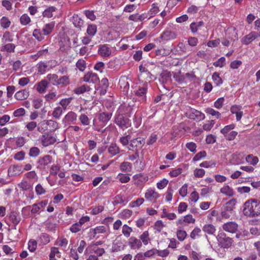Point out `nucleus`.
Segmentation results:
<instances>
[{
    "label": "nucleus",
    "instance_id": "6e6552de",
    "mask_svg": "<svg viewBox=\"0 0 260 260\" xmlns=\"http://www.w3.org/2000/svg\"><path fill=\"white\" fill-rule=\"evenodd\" d=\"M131 80L126 76H122L119 79V85L121 89L127 92L129 87V82Z\"/></svg>",
    "mask_w": 260,
    "mask_h": 260
},
{
    "label": "nucleus",
    "instance_id": "8fccbe9b",
    "mask_svg": "<svg viewBox=\"0 0 260 260\" xmlns=\"http://www.w3.org/2000/svg\"><path fill=\"white\" fill-rule=\"evenodd\" d=\"M32 36L39 41H41L44 38L42 35L40 29H36L34 30Z\"/></svg>",
    "mask_w": 260,
    "mask_h": 260
},
{
    "label": "nucleus",
    "instance_id": "37998d69",
    "mask_svg": "<svg viewBox=\"0 0 260 260\" xmlns=\"http://www.w3.org/2000/svg\"><path fill=\"white\" fill-rule=\"evenodd\" d=\"M96 30V26L94 24H90L87 27V32L89 36H93L95 34Z\"/></svg>",
    "mask_w": 260,
    "mask_h": 260
},
{
    "label": "nucleus",
    "instance_id": "9b49d317",
    "mask_svg": "<svg viewBox=\"0 0 260 260\" xmlns=\"http://www.w3.org/2000/svg\"><path fill=\"white\" fill-rule=\"evenodd\" d=\"M146 199L152 202H155L159 197V194L152 189L148 190L145 194Z\"/></svg>",
    "mask_w": 260,
    "mask_h": 260
},
{
    "label": "nucleus",
    "instance_id": "a18cd8bd",
    "mask_svg": "<svg viewBox=\"0 0 260 260\" xmlns=\"http://www.w3.org/2000/svg\"><path fill=\"white\" fill-rule=\"evenodd\" d=\"M63 111L62 108L57 107L55 108L52 112V116L56 119L59 118L61 115L62 114Z\"/></svg>",
    "mask_w": 260,
    "mask_h": 260
},
{
    "label": "nucleus",
    "instance_id": "423d86ee",
    "mask_svg": "<svg viewBox=\"0 0 260 260\" xmlns=\"http://www.w3.org/2000/svg\"><path fill=\"white\" fill-rule=\"evenodd\" d=\"M147 91V85H144L142 87L139 86L138 89H136L134 92L135 95L140 98V101L145 102L146 101Z\"/></svg>",
    "mask_w": 260,
    "mask_h": 260
},
{
    "label": "nucleus",
    "instance_id": "473e14b6",
    "mask_svg": "<svg viewBox=\"0 0 260 260\" xmlns=\"http://www.w3.org/2000/svg\"><path fill=\"white\" fill-rule=\"evenodd\" d=\"M246 160L247 162L254 166L258 162V158L256 156H254L252 154H249L246 156Z\"/></svg>",
    "mask_w": 260,
    "mask_h": 260
},
{
    "label": "nucleus",
    "instance_id": "e2e57ef3",
    "mask_svg": "<svg viewBox=\"0 0 260 260\" xmlns=\"http://www.w3.org/2000/svg\"><path fill=\"white\" fill-rule=\"evenodd\" d=\"M132 231L131 228L129 227L126 224H124L122 227V233L126 237H128L130 235L131 232Z\"/></svg>",
    "mask_w": 260,
    "mask_h": 260
},
{
    "label": "nucleus",
    "instance_id": "3c124183",
    "mask_svg": "<svg viewBox=\"0 0 260 260\" xmlns=\"http://www.w3.org/2000/svg\"><path fill=\"white\" fill-rule=\"evenodd\" d=\"M152 6V8L149 10V12L150 14V17L148 18V19L156 15L159 11L158 7L155 4H153Z\"/></svg>",
    "mask_w": 260,
    "mask_h": 260
},
{
    "label": "nucleus",
    "instance_id": "5701e85b",
    "mask_svg": "<svg viewBox=\"0 0 260 260\" xmlns=\"http://www.w3.org/2000/svg\"><path fill=\"white\" fill-rule=\"evenodd\" d=\"M203 230L205 233L209 235H214L216 232L215 226L211 224H207L204 225Z\"/></svg>",
    "mask_w": 260,
    "mask_h": 260
},
{
    "label": "nucleus",
    "instance_id": "0e129e2a",
    "mask_svg": "<svg viewBox=\"0 0 260 260\" xmlns=\"http://www.w3.org/2000/svg\"><path fill=\"white\" fill-rule=\"evenodd\" d=\"M206 156V152L205 151H201L198 153L193 158L192 160L194 161L199 160L202 158Z\"/></svg>",
    "mask_w": 260,
    "mask_h": 260
},
{
    "label": "nucleus",
    "instance_id": "4c0bfd02",
    "mask_svg": "<svg viewBox=\"0 0 260 260\" xmlns=\"http://www.w3.org/2000/svg\"><path fill=\"white\" fill-rule=\"evenodd\" d=\"M40 153V149L37 147H32L29 149V155L32 157H37Z\"/></svg>",
    "mask_w": 260,
    "mask_h": 260
},
{
    "label": "nucleus",
    "instance_id": "2eb2a0df",
    "mask_svg": "<svg viewBox=\"0 0 260 260\" xmlns=\"http://www.w3.org/2000/svg\"><path fill=\"white\" fill-rule=\"evenodd\" d=\"M52 156L49 155H46L43 157H40L38 160V163L40 167H45L52 161Z\"/></svg>",
    "mask_w": 260,
    "mask_h": 260
},
{
    "label": "nucleus",
    "instance_id": "c9c22d12",
    "mask_svg": "<svg viewBox=\"0 0 260 260\" xmlns=\"http://www.w3.org/2000/svg\"><path fill=\"white\" fill-rule=\"evenodd\" d=\"M220 192L229 196H232L233 195V190L229 185H226L222 187L220 189Z\"/></svg>",
    "mask_w": 260,
    "mask_h": 260
},
{
    "label": "nucleus",
    "instance_id": "a878e982",
    "mask_svg": "<svg viewBox=\"0 0 260 260\" xmlns=\"http://www.w3.org/2000/svg\"><path fill=\"white\" fill-rule=\"evenodd\" d=\"M111 117L112 113L103 112L100 114L99 120L102 122L106 123L111 119Z\"/></svg>",
    "mask_w": 260,
    "mask_h": 260
},
{
    "label": "nucleus",
    "instance_id": "a211bd4d",
    "mask_svg": "<svg viewBox=\"0 0 260 260\" xmlns=\"http://www.w3.org/2000/svg\"><path fill=\"white\" fill-rule=\"evenodd\" d=\"M21 173V167L18 165H13L10 166L8 169V174L9 176H15Z\"/></svg>",
    "mask_w": 260,
    "mask_h": 260
},
{
    "label": "nucleus",
    "instance_id": "aec40b11",
    "mask_svg": "<svg viewBox=\"0 0 260 260\" xmlns=\"http://www.w3.org/2000/svg\"><path fill=\"white\" fill-rule=\"evenodd\" d=\"M91 89L89 86L84 84L82 86L77 87L74 89V92L77 94H80L84 93L85 92L89 91Z\"/></svg>",
    "mask_w": 260,
    "mask_h": 260
},
{
    "label": "nucleus",
    "instance_id": "774afa93",
    "mask_svg": "<svg viewBox=\"0 0 260 260\" xmlns=\"http://www.w3.org/2000/svg\"><path fill=\"white\" fill-rule=\"evenodd\" d=\"M201 230L198 227H196L193 231L190 233V237L192 239H195L196 236H199V234L201 233Z\"/></svg>",
    "mask_w": 260,
    "mask_h": 260
},
{
    "label": "nucleus",
    "instance_id": "c85d7f7f",
    "mask_svg": "<svg viewBox=\"0 0 260 260\" xmlns=\"http://www.w3.org/2000/svg\"><path fill=\"white\" fill-rule=\"evenodd\" d=\"M73 23L76 27L79 28L83 25V21L78 15L73 16Z\"/></svg>",
    "mask_w": 260,
    "mask_h": 260
},
{
    "label": "nucleus",
    "instance_id": "c756f323",
    "mask_svg": "<svg viewBox=\"0 0 260 260\" xmlns=\"http://www.w3.org/2000/svg\"><path fill=\"white\" fill-rule=\"evenodd\" d=\"M76 67L81 72H84L86 68V63L83 59H79L76 64Z\"/></svg>",
    "mask_w": 260,
    "mask_h": 260
},
{
    "label": "nucleus",
    "instance_id": "052dcab7",
    "mask_svg": "<svg viewBox=\"0 0 260 260\" xmlns=\"http://www.w3.org/2000/svg\"><path fill=\"white\" fill-rule=\"evenodd\" d=\"M164 226L165 225L161 220H157L154 223V229L158 232H160Z\"/></svg>",
    "mask_w": 260,
    "mask_h": 260
},
{
    "label": "nucleus",
    "instance_id": "4d7b16f0",
    "mask_svg": "<svg viewBox=\"0 0 260 260\" xmlns=\"http://www.w3.org/2000/svg\"><path fill=\"white\" fill-rule=\"evenodd\" d=\"M72 101V98H66L64 99H62L60 102L59 104L60 105H61L62 108L64 110H66L67 109V106L70 104Z\"/></svg>",
    "mask_w": 260,
    "mask_h": 260
},
{
    "label": "nucleus",
    "instance_id": "7ed1b4c3",
    "mask_svg": "<svg viewBox=\"0 0 260 260\" xmlns=\"http://www.w3.org/2000/svg\"><path fill=\"white\" fill-rule=\"evenodd\" d=\"M216 238L218 245L223 248H228L230 247L233 242V239L227 237L226 234L223 232L219 233Z\"/></svg>",
    "mask_w": 260,
    "mask_h": 260
},
{
    "label": "nucleus",
    "instance_id": "2f4dec72",
    "mask_svg": "<svg viewBox=\"0 0 260 260\" xmlns=\"http://www.w3.org/2000/svg\"><path fill=\"white\" fill-rule=\"evenodd\" d=\"M176 235L178 240L180 241H183L186 238L187 234L185 231L180 229L177 230L176 232Z\"/></svg>",
    "mask_w": 260,
    "mask_h": 260
},
{
    "label": "nucleus",
    "instance_id": "c03bdc74",
    "mask_svg": "<svg viewBox=\"0 0 260 260\" xmlns=\"http://www.w3.org/2000/svg\"><path fill=\"white\" fill-rule=\"evenodd\" d=\"M91 230L92 231L93 233V237H95V235L100 233H104L106 232V228L104 226H99L94 229H92Z\"/></svg>",
    "mask_w": 260,
    "mask_h": 260
},
{
    "label": "nucleus",
    "instance_id": "cd10ccee",
    "mask_svg": "<svg viewBox=\"0 0 260 260\" xmlns=\"http://www.w3.org/2000/svg\"><path fill=\"white\" fill-rule=\"evenodd\" d=\"M132 164L127 161H124L120 164V169L124 172H130L132 170Z\"/></svg>",
    "mask_w": 260,
    "mask_h": 260
},
{
    "label": "nucleus",
    "instance_id": "13d9d810",
    "mask_svg": "<svg viewBox=\"0 0 260 260\" xmlns=\"http://www.w3.org/2000/svg\"><path fill=\"white\" fill-rule=\"evenodd\" d=\"M148 232L145 231L140 237V239L144 245H147L148 243Z\"/></svg>",
    "mask_w": 260,
    "mask_h": 260
},
{
    "label": "nucleus",
    "instance_id": "e433bc0d",
    "mask_svg": "<svg viewBox=\"0 0 260 260\" xmlns=\"http://www.w3.org/2000/svg\"><path fill=\"white\" fill-rule=\"evenodd\" d=\"M212 78L214 82V83L217 85L219 86L222 83V80L219 77V74L217 72H215L213 74Z\"/></svg>",
    "mask_w": 260,
    "mask_h": 260
},
{
    "label": "nucleus",
    "instance_id": "680f3d73",
    "mask_svg": "<svg viewBox=\"0 0 260 260\" xmlns=\"http://www.w3.org/2000/svg\"><path fill=\"white\" fill-rule=\"evenodd\" d=\"M205 174V171L202 169H196L194 171V175L196 177L202 178Z\"/></svg>",
    "mask_w": 260,
    "mask_h": 260
},
{
    "label": "nucleus",
    "instance_id": "ea45409f",
    "mask_svg": "<svg viewBox=\"0 0 260 260\" xmlns=\"http://www.w3.org/2000/svg\"><path fill=\"white\" fill-rule=\"evenodd\" d=\"M70 84V80L68 76H63L58 79V85H62L66 86Z\"/></svg>",
    "mask_w": 260,
    "mask_h": 260
},
{
    "label": "nucleus",
    "instance_id": "dca6fc26",
    "mask_svg": "<svg viewBox=\"0 0 260 260\" xmlns=\"http://www.w3.org/2000/svg\"><path fill=\"white\" fill-rule=\"evenodd\" d=\"M29 96V92L26 89L17 91L15 94V98L17 100H23L26 99Z\"/></svg>",
    "mask_w": 260,
    "mask_h": 260
},
{
    "label": "nucleus",
    "instance_id": "6ab92c4d",
    "mask_svg": "<svg viewBox=\"0 0 260 260\" xmlns=\"http://www.w3.org/2000/svg\"><path fill=\"white\" fill-rule=\"evenodd\" d=\"M99 52L103 57L109 56L111 54V49L106 45L101 46L99 49Z\"/></svg>",
    "mask_w": 260,
    "mask_h": 260
},
{
    "label": "nucleus",
    "instance_id": "a19ab883",
    "mask_svg": "<svg viewBox=\"0 0 260 260\" xmlns=\"http://www.w3.org/2000/svg\"><path fill=\"white\" fill-rule=\"evenodd\" d=\"M183 221H184V225H186L190 223H194L196 219L193 218L192 216L190 214H187L184 216Z\"/></svg>",
    "mask_w": 260,
    "mask_h": 260
},
{
    "label": "nucleus",
    "instance_id": "864d4df0",
    "mask_svg": "<svg viewBox=\"0 0 260 260\" xmlns=\"http://www.w3.org/2000/svg\"><path fill=\"white\" fill-rule=\"evenodd\" d=\"M119 181L123 183H127L130 180L129 177L126 174L120 173L118 175Z\"/></svg>",
    "mask_w": 260,
    "mask_h": 260
},
{
    "label": "nucleus",
    "instance_id": "4468645a",
    "mask_svg": "<svg viewBox=\"0 0 260 260\" xmlns=\"http://www.w3.org/2000/svg\"><path fill=\"white\" fill-rule=\"evenodd\" d=\"M77 119V114L74 112H69L62 119V122L65 124H69L70 123L76 120Z\"/></svg>",
    "mask_w": 260,
    "mask_h": 260
},
{
    "label": "nucleus",
    "instance_id": "603ef678",
    "mask_svg": "<svg viewBox=\"0 0 260 260\" xmlns=\"http://www.w3.org/2000/svg\"><path fill=\"white\" fill-rule=\"evenodd\" d=\"M79 120L81 123L84 125L89 124L90 121L88 117L84 114H82L79 117Z\"/></svg>",
    "mask_w": 260,
    "mask_h": 260
},
{
    "label": "nucleus",
    "instance_id": "f8f14e48",
    "mask_svg": "<svg viewBox=\"0 0 260 260\" xmlns=\"http://www.w3.org/2000/svg\"><path fill=\"white\" fill-rule=\"evenodd\" d=\"M128 244L131 247V249H139L142 245L140 240L134 237H132L129 238Z\"/></svg>",
    "mask_w": 260,
    "mask_h": 260
},
{
    "label": "nucleus",
    "instance_id": "4be33fe9",
    "mask_svg": "<svg viewBox=\"0 0 260 260\" xmlns=\"http://www.w3.org/2000/svg\"><path fill=\"white\" fill-rule=\"evenodd\" d=\"M147 17V15L146 13H143L141 15H139L138 14H135L133 15H131L129 16V19L130 20H132L135 22H137L138 21H142L144 20Z\"/></svg>",
    "mask_w": 260,
    "mask_h": 260
},
{
    "label": "nucleus",
    "instance_id": "f03ea898",
    "mask_svg": "<svg viewBox=\"0 0 260 260\" xmlns=\"http://www.w3.org/2000/svg\"><path fill=\"white\" fill-rule=\"evenodd\" d=\"M115 123L122 129H125L131 125L129 118L123 114H118L115 117Z\"/></svg>",
    "mask_w": 260,
    "mask_h": 260
},
{
    "label": "nucleus",
    "instance_id": "72a5a7b5",
    "mask_svg": "<svg viewBox=\"0 0 260 260\" xmlns=\"http://www.w3.org/2000/svg\"><path fill=\"white\" fill-rule=\"evenodd\" d=\"M204 22L203 21H199L198 22H192L190 25V28L193 33L197 32L199 27L203 26Z\"/></svg>",
    "mask_w": 260,
    "mask_h": 260
},
{
    "label": "nucleus",
    "instance_id": "f704fd0d",
    "mask_svg": "<svg viewBox=\"0 0 260 260\" xmlns=\"http://www.w3.org/2000/svg\"><path fill=\"white\" fill-rule=\"evenodd\" d=\"M56 10V8L54 7H50L47 9H46L43 12V15L44 17H47L48 18H50L52 17L53 14L52 13Z\"/></svg>",
    "mask_w": 260,
    "mask_h": 260
},
{
    "label": "nucleus",
    "instance_id": "20e7f679",
    "mask_svg": "<svg viewBox=\"0 0 260 260\" xmlns=\"http://www.w3.org/2000/svg\"><path fill=\"white\" fill-rule=\"evenodd\" d=\"M144 144L145 140L143 138H137L134 139L131 141L128 149L132 150V148H133L136 149V150H138L139 149L141 148Z\"/></svg>",
    "mask_w": 260,
    "mask_h": 260
},
{
    "label": "nucleus",
    "instance_id": "1a4fd4ad",
    "mask_svg": "<svg viewBox=\"0 0 260 260\" xmlns=\"http://www.w3.org/2000/svg\"><path fill=\"white\" fill-rule=\"evenodd\" d=\"M222 228L226 232L235 233L237 231L238 224L235 222H228L223 225Z\"/></svg>",
    "mask_w": 260,
    "mask_h": 260
},
{
    "label": "nucleus",
    "instance_id": "ddd939ff",
    "mask_svg": "<svg viewBox=\"0 0 260 260\" xmlns=\"http://www.w3.org/2000/svg\"><path fill=\"white\" fill-rule=\"evenodd\" d=\"M228 31L229 34H233L234 35L235 39H234L232 37H228L227 39H223L221 43L224 46H228L230 45V40L235 41V39L237 38V37L238 34L236 31V29L235 27L229 29L228 30Z\"/></svg>",
    "mask_w": 260,
    "mask_h": 260
},
{
    "label": "nucleus",
    "instance_id": "bf43d9fd",
    "mask_svg": "<svg viewBox=\"0 0 260 260\" xmlns=\"http://www.w3.org/2000/svg\"><path fill=\"white\" fill-rule=\"evenodd\" d=\"M155 251L156 252V254H158V255H159V256L162 257L167 256L170 253V251L167 249L162 250H158L156 249V250Z\"/></svg>",
    "mask_w": 260,
    "mask_h": 260
},
{
    "label": "nucleus",
    "instance_id": "0eeeda50",
    "mask_svg": "<svg viewBox=\"0 0 260 260\" xmlns=\"http://www.w3.org/2000/svg\"><path fill=\"white\" fill-rule=\"evenodd\" d=\"M56 141V138L49 135H43L41 138L42 145L44 147H47L53 144Z\"/></svg>",
    "mask_w": 260,
    "mask_h": 260
},
{
    "label": "nucleus",
    "instance_id": "412c9836",
    "mask_svg": "<svg viewBox=\"0 0 260 260\" xmlns=\"http://www.w3.org/2000/svg\"><path fill=\"white\" fill-rule=\"evenodd\" d=\"M9 217L15 226L17 225L21 220V217L19 214L15 211H12L11 212Z\"/></svg>",
    "mask_w": 260,
    "mask_h": 260
},
{
    "label": "nucleus",
    "instance_id": "bb28decb",
    "mask_svg": "<svg viewBox=\"0 0 260 260\" xmlns=\"http://www.w3.org/2000/svg\"><path fill=\"white\" fill-rule=\"evenodd\" d=\"M47 79L53 85H58V78L56 74H49L47 75Z\"/></svg>",
    "mask_w": 260,
    "mask_h": 260
},
{
    "label": "nucleus",
    "instance_id": "39448f33",
    "mask_svg": "<svg viewBox=\"0 0 260 260\" xmlns=\"http://www.w3.org/2000/svg\"><path fill=\"white\" fill-rule=\"evenodd\" d=\"M83 80L86 82L95 84L99 81V78L96 74L88 72L84 75Z\"/></svg>",
    "mask_w": 260,
    "mask_h": 260
},
{
    "label": "nucleus",
    "instance_id": "58836bf2",
    "mask_svg": "<svg viewBox=\"0 0 260 260\" xmlns=\"http://www.w3.org/2000/svg\"><path fill=\"white\" fill-rule=\"evenodd\" d=\"M54 27L53 24L48 23L45 25L44 27L43 28V32L44 35H48L50 34Z\"/></svg>",
    "mask_w": 260,
    "mask_h": 260
},
{
    "label": "nucleus",
    "instance_id": "b1692460",
    "mask_svg": "<svg viewBox=\"0 0 260 260\" xmlns=\"http://www.w3.org/2000/svg\"><path fill=\"white\" fill-rule=\"evenodd\" d=\"M48 85V82L46 80H42L39 82L37 87V90L40 93H43L46 90Z\"/></svg>",
    "mask_w": 260,
    "mask_h": 260
},
{
    "label": "nucleus",
    "instance_id": "9d476101",
    "mask_svg": "<svg viewBox=\"0 0 260 260\" xmlns=\"http://www.w3.org/2000/svg\"><path fill=\"white\" fill-rule=\"evenodd\" d=\"M177 37V35L175 31L170 30H166L160 36V38L163 41H169L175 39Z\"/></svg>",
    "mask_w": 260,
    "mask_h": 260
},
{
    "label": "nucleus",
    "instance_id": "09e8293b",
    "mask_svg": "<svg viewBox=\"0 0 260 260\" xmlns=\"http://www.w3.org/2000/svg\"><path fill=\"white\" fill-rule=\"evenodd\" d=\"M15 46L13 44L9 43L4 46L2 48V51H6L7 52H14Z\"/></svg>",
    "mask_w": 260,
    "mask_h": 260
},
{
    "label": "nucleus",
    "instance_id": "393cba45",
    "mask_svg": "<svg viewBox=\"0 0 260 260\" xmlns=\"http://www.w3.org/2000/svg\"><path fill=\"white\" fill-rule=\"evenodd\" d=\"M125 247V245L123 244L121 241H117L115 243L113 244L112 247V250L114 252H118L123 250Z\"/></svg>",
    "mask_w": 260,
    "mask_h": 260
},
{
    "label": "nucleus",
    "instance_id": "49530a36",
    "mask_svg": "<svg viewBox=\"0 0 260 260\" xmlns=\"http://www.w3.org/2000/svg\"><path fill=\"white\" fill-rule=\"evenodd\" d=\"M48 67L47 63L44 62H40L38 64V72L41 74H44Z\"/></svg>",
    "mask_w": 260,
    "mask_h": 260
},
{
    "label": "nucleus",
    "instance_id": "6e6d98bb",
    "mask_svg": "<svg viewBox=\"0 0 260 260\" xmlns=\"http://www.w3.org/2000/svg\"><path fill=\"white\" fill-rule=\"evenodd\" d=\"M20 21L22 25H26L30 21L29 17L27 14H23L20 18Z\"/></svg>",
    "mask_w": 260,
    "mask_h": 260
},
{
    "label": "nucleus",
    "instance_id": "f257e3e1",
    "mask_svg": "<svg viewBox=\"0 0 260 260\" xmlns=\"http://www.w3.org/2000/svg\"><path fill=\"white\" fill-rule=\"evenodd\" d=\"M243 213L250 217H254L260 214V201L250 199L244 204Z\"/></svg>",
    "mask_w": 260,
    "mask_h": 260
},
{
    "label": "nucleus",
    "instance_id": "338daca9",
    "mask_svg": "<svg viewBox=\"0 0 260 260\" xmlns=\"http://www.w3.org/2000/svg\"><path fill=\"white\" fill-rule=\"evenodd\" d=\"M81 228L82 226L78 222H76L71 226L70 230L72 233H75L80 231Z\"/></svg>",
    "mask_w": 260,
    "mask_h": 260
},
{
    "label": "nucleus",
    "instance_id": "79ce46f5",
    "mask_svg": "<svg viewBox=\"0 0 260 260\" xmlns=\"http://www.w3.org/2000/svg\"><path fill=\"white\" fill-rule=\"evenodd\" d=\"M0 23L3 28H7L10 26L11 24V21L8 18L6 17H3L0 20Z\"/></svg>",
    "mask_w": 260,
    "mask_h": 260
},
{
    "label": "nucleus",
    "instance_id": "de8ad7c7",
    "mask_svg": "<svg viewBox=\"0 0 260 260\" xmlns=\"http://www.w3.org/2000/svg\"><path fill=\"white\" fill-rule=\"evenodd\" d=\"M207 114L211 115L212 116H215L217 118H219L220 116V113L217 111H215L212 108H208L205 110Z\"/></svg>",
    "mask_w": 260,
    "mask_h": 260
},
{
    "label": "nucleus",
    "instance_id": "f3484780",
    "mask_svg": "<svg viewBox=\"0 0 260 260\" xmlns=\"http://www.w3.org/2000/svg\"><path fill=\"white\" fill-rule=\"evenodd\" d=\"M257 36L258 35L256 32H251L244 37L242 42L244 44L248 45L251 42L255 40Z\"/></svg>",
    "mask_w": 260,
    "mask_h": 260
},
{
    "label": "nucleus",
    "instance_id": "5fc2aeb1",
    "mask_svg": "<svg viewBox=\"0 0 260 260\" xmlns=\"http://www.w3.org/2000/svg\"><path fill=\"white\" fill-rule=\"evenodd\" d=\"M37 246V243L35 240H29L28 243V248L31 252H34L36 250Z\"/></svg>",
    "mask_w": 260,
    "mask_h": 260
},
{
    "label": "nucleus",
    "instance_id": "7c9ffc66",
    "mask_svg": "<svg viewBox=\"0 0 260 260\" xmlns=\"http://www.w3.org/2000/svg\"><path fill=\"white\" fill-rule=\"evenodd\" d=\"M119 148L115 144H111L108 148V152L112 155H115L119 153Z\"/></svg>",
    "mask_w": 260,
    "mask_h": 260
},
{
    "label": "nucleus",
    "instance_id": "69168bd1",
    "mask_svg": "<svg viewBox=\"0 0 260 260\" xmlns=\"http://www.w3.org/2000/svg\"><path fill=\"white\" fill-rule=\"evenodd\" d=\"M25 114V110L22 108H19L16 110L14 113L13 115L14 117H20L24 115Z\"/></svg>",
    "mask_w": 260,
    "mask_h": 260
}]
</instances>
